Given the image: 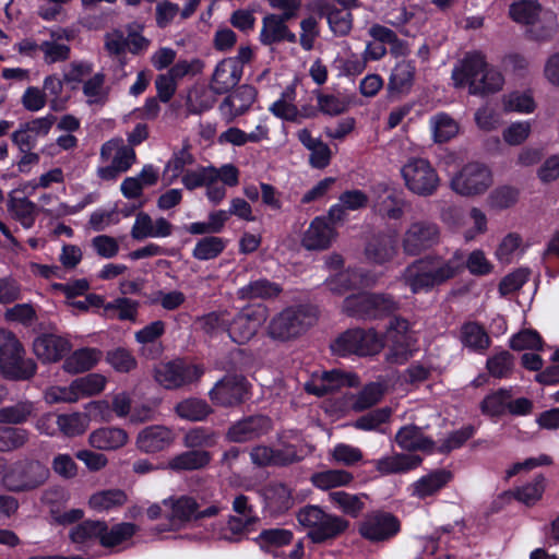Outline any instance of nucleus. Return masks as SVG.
Returning a JSON list of instances; mask_svg holds the SVG:
<instances>
[{
  "label": "nucleus",
  "instance_id": "1",
  "mask_svg": "<svg viewBox=\"0 0 559 559\" xmlns=\"http://www.w3.org/2000/svg\"><path fill=\"white\" fill-rule=\"evenodd\" d=\"M464 254L455 251L450 259L427 255L408 264L400 280L413 294L428 293L455 277L463 269Z\"/></svg>",
  "mask_w": 559,
  "mask_h": 559
},
{
  "label": "nucleus",
  "instance_id": "2",
  "mask_svg": "<svg viewBox=\"0 0 559 559\" xmlns=\"http://www.w3.org/2000/svg\"><path fill=\"white\" fill-rule=\"evenodd\" d=\"M455 88L467 87L468 94L485 97L502 90L504 76L478 51L467 53L452 70Z\"/></svg>",
  "mask_w": 559,
  "mask_h": 559
},
{
  "label": "nucleus",
  "instance_id": "3",
  "mask_svg": "<svg viewBox=\"0 0 559 559\" xmlns=\"http://www.w3.org/2000/svg\"><path fill=\"white\" fill-rule=\"evenodd\" d=\"M24 354V348L15 334L0 329V370L4 378L24 381L35 374V361L25 358Z\"/></svg>",
  "mask_w": 559,
  "mask_h": 559
},
{
  "label": "nucleus",
  "instance_id": "4",
  "mask_svg": "<svg viewBox=\"0 0 559 559\" xmlns=\"http://www.w3.org/2000/svg\"><path fill=\"white\" fill-rule=\"evenodd\" d=\"M299 524L308 528V537L313 543H324L344 533L348 522L343 518L325 512L319 506L309 504L297 513Z\"/></svg>",
  "mask_w": 559,
  "mask_h": 559
},
{
  "label": "nucleus",
  "instance_id": "5",
  "mask_svg": "<svg viewBox=\"0 0 559 559\" xmlns=\"http://www.w3.org/2000/svg\"><path fill=\"white\" fill-rule=\"evenodd\" d=\"M511 17L519 23L531 26L536 39H547L557 29V16L551 11H543L533 0H523L510 7Z\"/></svg>",
  "mask_w": 559,
  "mask_h": 559
},
{
  "label": "nucleus",
  "instance_id": "6",
  "mask_svg": "<svg viewBox=\"0 0 559 559\" xmlns=\"http://www.w3.org/2000/svg\"><path fill=\"white\" fill-rule=\"evenodd\" d=\"M492 183L491 169L479 162L465 164L450 180L451 189L462 197L481 195Z\"/></svg>",
  "mask_w": 559,
  "mask_h": 559
},
{
  "label": "nucleus",
  "instance_id": "7",
  "mask_svg": "<svg viewBox=\"0 0 559 559\" xmlns=\"http://www.w3.org/2000/svg\"><path fill=\"white\" fill-rule=\"evenodd\" d=\"M49 468L37 460L16 462L4 477L12 492H26L41 487L49 478Z\"/></svg>",
  "mask_w": 559,
  "mask_h": 559
},
{
  "label": "nucleus",
  "instance_id": "8",
  "mask_svg": "<svg viewBox=\"0 0 559 559\" xmlns=\"http://www.w3.org/2000/svg\"><path fill=\"white\" fill-rule=\"evenodd\" d=\"M383 340L373 330L354 329L338 336L331 345L332 350L341 356L376 355L383 348Z\"/></svg>",
  "mask_w": 559,
  "mask_h": 559
},
{
  "label": "nucleus",
  "instance_id": "9",
  "mask_svg": "<svg viewBox=\"0 0 559 559\" xmlns=\"http://www.w3.org/2000/svg\"><path fill=\"white\" fill-rule=\"evenodd\" d=\"M401 173L408 190L421 197L433 194L440 183L436 169L425 158H409Z\"/></svg>",
  "mask_w": 559,
  "mask_h": 559
},
{
  "label": "nucleus",
  "instance_id": "10",
  "mask_svg": "<svg viewBox=\"0 0 559 559\" xmlns=\"http://www.w3.org/2000/svg\"><path fill=\"white\" fill-rule=\"evenodd\" d=\"M343 309L353 317L371 319L389 314L397 309V302L386 294H359L347 297Z\"/></svg>",
  "mask_w": 559,
  "mask_h": 559
},
{
  "label": "nucleus",
  "instance_id": "11",
  "mask_svg": "<svg viewBox=\"0 0 559 559\" xmlns=\"http://www.w3.org/2000/svg\"><path fill=\"white\" fill-rule=\"evenodd\" d=\"M440 227L430 221H415L403 233L401 245L405 254L415 257L439 245Z\"/></svg>",
  "mask_w": 559,
  "mask_h": 559
},
{
  "label": "nucleus",
  "instance_id": "12",
  "mask_svg": "<svg viewBox=\"0 0 559 559\" xmlns=\"http://www.w3.org/2000/svg\"><path fill=\"white\" fill-rule=\"evenodd\" d=\"M204 370L198 365L177 359L154 368V379L165 389L174 390L199 381Z\"/></svg>",
  "mask_w": 559,
  "mask_h": 559
},
{
  "label": "nucleus",
  "instance_id": "13",
  "mask_svg": "<svg viewBox=\"0 0 559 559\" xmlns=\"http://www.w3.org/2000/svg\"><path fill=\"white\" fill-rule=\"evenodd\" d=\"M386 340L390 343L385 359L390 364H404L409 357L416 334L409 322L402 318H394L386 329Z\"/></svg>",
  "mask_w": 559,
  "mask_h": 559
},
{
  "label": "nucleus",
  "instance_id": "14",
  "mask_svg": "<svg viewBox=\"0 0 559 559\" xmlns=\"http://www.w3.org/2000/svg\"><path fill=\"white\" fill-rule=\"evenodd\" d=\"M249 394V384L241 374H226L209 392L211 401L222 407L242 404Z\"/></svg>",
  "mask_w": 559,
  "mask_h": 559
},
{
  "label": "nucleus",
  "instance_id": "15",
  "mask_svg": "<svg viewBox=\"0 0 559 559\" xmlns=\"http://www.w3.org/2000/svg\"><path fill=\"white\" fill-rule=\"evenodd\" d=\"M400 527V522L394 515L377 512L364 519L359 525V533L370 542H384L395 536Z\"/></svg>",
  "mask_w": 559,
  "mask_h": 559
},
{
  "label": "nucleus",
  "instance_id": "16",
  "mask_svg": "<svg viewBox=\"0 0 559 559\" xmlns=\"http://www.w3.org/2000/svg\"><path fill=\"white\" fill-rule=\"evenodd\" d=\"M57 118L53 115L36 118L20 124V128L11 134L12 142L21 152H28L35 147L37 136L47 135Z\"/></svg>",
  "mask_w": 559,
  "mask_h": 559
},
{
  "label": "nucleus",
  "instance_id": "17",
  "mask_svg": "<svg viewBox=\"0 0 559 559\" xmlns=\"http://www.w3.org/2000/svg\"><path fill=\"white\" fill-rule=\"evenodd\" d=\"M358 384V378L352 373H343L340 370L324 371L314 373L310 381L305 384V390L316 396H323L336 391L342 386H355Z\"/></svg>",
  "mask_w": 559,
  "mask_h": 559
},
{
  "label": "nucleus",
  "instance_id": "18",
  "mask_svg": "<svg viewBox=\"0 0 559 559\" xmlns=\"http://www.w3.org/2000/svg\"><path fill=\"white\" fill-rule=\"evenodd\" d=\"M174 442L173 429L162 425H152L138 433L135 445L143 453L155 454L167 450Z\"/></svg>",
  "mask_w": 559,
  "mask_h": 559
},
{
  "label": "nucleus",
  "instance_id": "19",
  "mask_svg": "<svg viewBox=\"0 0 559 559\" xmlns=\"http://www.w3.org/2000/svg\"><path fill=\"white\" fill-rule=\"evenodd\" d=\"M314 320V312L306 305L285 308L282 311V341L299 336Z\"/></svg>",
  "mask_w": 559,
  "mask_h": 559
},
{
  "label": "nucleus",
  "instance_id": "20",
  "mask_svg": "<svg viewBox=\"0 0 559 559\" xmlns=\"http://www.w3.org/2000/svg\"><path fill=\"white\" fill-rule=\"evenodd\" d=\"M242 76V67L233 58L222 60L212 75L210 88L216 95H223L234 88Z\"/></svg>",
  "mask_w": 559,
  "mask_h": 559
},
{
  "label": "nucleus",
  "instance_id": "21",
  "mask_svg": "<svg viewBox=\"0 0 559 559\" xmlns=\"http://www.w3.org/2000/svg\"><path fill=\"white\" fill-rule=\"evenodd\" d=\"M312 10L326 17L330 29L337 36L347 35L353 27V15L348 10L335 8L330 0H314Z\"/></svg>",
  "mask_w": 559,
  "mask_h": 559
},
{
  "label": "nucleus",
  "instance_id": "22",
  "mask_svg": "<svg viewBox=\"0 0 559 559\" xmlns=\"http://www.w3.org/2000/svg\"><path fill=\"white\" fill-rule=\"evenodd\" d=\"M71 349L70 342L59 335L45 333L33 342V352L43 362H56Z\"/></svg>",
  "mask_w": 559,
  "mask_h": 559
},
{
  "label": "nucleus",
  "instance_id": "23",
  "mask_svg": "<svg viewBox=\"0 0 559 559\" xmlns=\"http://www.w3.org/2000/svg\"><path fill=\"white\" fill-rule=\"evenodd\" d=\"M257 97V91L249 84H243L230 93L219 105V110L228 122L245 114Z\"/></svg>",
  "mask_w": 559,
  "mask_h": 559
},
{
  "label": "nucleus",
  "instance_id": "24",
  "mask_svg": "<svg viewBox=\"0 0 559 559\" xmlns=\"http://www.w3.org/2000/svg\"><path fill=\"white\" fill-rule=\"evenodd\" d=\"M271 428V420L263 415L249 416L234 424L227 432L233 442H246L267 432Z\"/></svg>",
  "mask_w": 559,
  "mask_h": 559
},
{
  "label": "nucleus",
  "instance_id": "25",
  "mask_svg": "<svg viewBox=\"0 0 559 559\" xmlns=\"http://www.w3.org/2000/svg\"><path fill=\"white\" fill-rule=\"evenodd\" d=\"M452 474L444 469H435L415 480L409 486L411 496L420 500L437 495L451 480Z\"/></svg>",
  "mask_w": 559,
  "mask_h": 559
},
{
  "label": "nucleus",
  "instance_id": "26",
  "mask_svg": "<svg viewBox=\"0 0 559 559\" xmlns=\"http://www.w3.org/2000/svg\"><path fill=\"white\" fill-rule=\"evenodd\" d=\"M423 462L419 455L393 453L373 460L372 464L380 475L404 474L417 468Z\"/></svg>",
  "mask_w": 559,
  "mask_h": 559
},
{
  "label": "nucleus",
  "instance_id": "27",
  "mask_svg": "<svg viewBox=\"0 0 559 559\" xmlns=\"http://www.w3.org/2000/svg\"><path fill=\"white\" fill-rule=\"evenodd\" d=\"M368 261L384 264L392 261L397 254L396 237L394 234H379L373 236L365 248Z\"/></svg>",
  "mask_w": 559,
  "mask_h": 559
},
{
  "label": "nucleus",
  "instance_id": "28",
  "mask_svg": "<svg viewBox=\"0 0 559 559\" xmlns=\"http://www.w3.org/2000/svg\"><path fill=\"white\" fill-rule=\"evenodd\" d=\"M213 455L207 450L188 449L176 454L168 461V468L176 473L205 469L212 462Z\"/></svg>",
  "mask_w": 559,
  "mask_h": 559
},
{
  "label": "nucleus",
  "instance_id": "29",
  "mask_svg": "<svg viewBox=\"0 0 559 559\" xmlns=\"http://www.w3.org/2000/svg\"><path fill=\"white\" fill-rule=\"evenodd\" d=\"M396 444L405 451L433 452L435 441L425 436L423 429L415 425H406L400 428L394 438Z\"/></svg>",
  "mask_w": 559,
  "mask_h": 559
},
{
  "label": "nucleus",
  "instance_id": "30",
  "mask_svg": "<svg viewBox=\"0 0 559 559\" xmlns=\"http://www.w3.org/2000/svg\"><path fill=\"white\" fill-rule=\"evenodd\" d=\"M260 325L259 318L253 312H238L228 319V336L237 344H243L252 338Z\"/></svg>",
  "mask_w": 559,
  "mask_h": 559
},
{
  "label": "nucleus",
  "instance_id": "31",
  "mask_svg": "<svg viewBox=\"0 0 559 559\" xmlns=\"http://www.w3.org/2000/svg\"><path fill=\"white\" fill-rule=\"evenodd\" d=\"M128 432L118 427H104L94 430L88 437L92 448L103 451H114L128 443Z\"/></svg>",
  "mask_w": 559,
  "mask_h": 559
},
{
  "label": "nucleus",
  "instance_id": "32",
  "mask_svg": "<svg viewBox=\"0 0 559 559\" xmlns=\"http://www.w3.org/2000/svg\"><path fill=\"white\" fill-rule=\"evenodd\" d=\"M335 236L333 227L323 217H317L306 231L302 245L309 250L326 249Z\"/></svg>",
  "mask_w": 559,
  "mask_h": 559
},
{
  "label": "nucleus",
  "instance_id": "33",
  "mask_svg": "<svg viewBox=\"0 0 559 559\" xmlns=\"http://www.w3.org/2000/svg\"><path fill=\"white\" fill-rule=\"evenodd\" d=\"M34 417H36V407L28 400L0 407V425H23Z\"/></svg>",
  "mask_w": 559,
  "mask_h": 559
},
{
  "label": "nucleus",
  "instance_id": "34",
  "mask_svg": "<svg viewBox=\"0 0 559 559\" xmlns=\"http://www.w3.org/2000/svg\"><path fill=\"white\" fill-rule=\"evenodd\" d=\"M164 504L169 506L171 509L169 520L174 525L195 521L197 510L200 508L197 500L190 496L166 499Z\"/></svg>",
  "mask_w": 559,
  "mask_h": 559
},
{
  "label": "nucleus",
  "instance_id": "35",
  "mask_svg": "<svg viewBox=\"0 0 559 559\" xmlns=\"http://www.w3.org/2000/svg\"><path fill=\"white\" fill-rule=\"evenodd\" d=\"M373 206L381 216L390 219H400L404 214V200L388 187L381 188Z\"/></svg>",
  "mask_w": 559,
  "mask_h": 559
},
{
  "label": "nucleus",
  "instance_id": "36",
  "mask_svg": "<svg viewBox=\"0 0 559 559\" xmlns=\"http://www.w3.org/2000/svg\"><path fill=\"white\" fill-rule=\"evenodd\" d=\"M102 357L96 348H81L70 355L63 362V369L69 373H80L92 369Z\"/></svg>",
  "mask_w": 559,
  "mask_h": 559
},
{
  "label": "nucleus",
  "instance_id": "37",
  "mask_svg": "<svg viewBox=\"0 0 559 559\" xmlns=\"http://www.w3.org/2000/svg\"><path fill=\"white\" fill-rule=\"evenodd\" d=\"M385 388L382 383H368L357 394H352L349 405L355 412H362L379 403L384 395Z\"/></svg>",
  "mask_w": 559,
  "mask_h": 559
},
{
  "label": "nucleus",
  "instance_id": "38",
  "mask_svg": "<svg viewBox=\"0 0 559 559\" xmlns=\"http://www.w3.org/2000/svg\"><path fill=\"white\" fill-rule=\"evenodd\" d=\"M352 473L344 469H326L313 473L311 483L320 490L326 491L337 487H344L353 481Z\"/></svg>",
  "mask_w": 559,
  "mask_h": 559
},
{
  "label": "nucleus",
  "instance_id": "39",
  "mask_svg": "<svg viewBox=\"0 0 559 559\" xmlns=\"http://www.w3.org/2000/svg\"><path fill=\"white\" fill-rule=\"evenodd\" d=\"M430 130L436 143H444L456 136L460 130L459 123L448 114L439 112L429 120Z\"/></svg>",
  "mask_w": 559,
  "mask_h": 559
},
{
  "label": "nucleus",
  "instance_id": "40",
  "mask_svg": "<svg viewBox=\"0 0 559 559\" xmlns=\"http://www.w3.org/2000/svg\"><path fill=\"white\" fill-rule=\"evenodd\" d=\"M175 412L182 419L202 421L213 411L206 401L197 397H189L179 402L175 406Z\"/></svg>",
  "mask_w": 559,
  "mask_h": 559
},
{
  "label": "nucleus",
  "instance_id": "41",
  "mask_svg": "<svg viewBox=\"0 0 559 559\" xmlns=\"http://www.w3.org/2000/svg\"><path fill=\"white\" fill-rule=\"evenodd\" d=\"M278 294V286L265 278L252 281L248 285L239 288L237 292L238 298L242 300H252L257 298L269 299L276 297Z\"/></svg>",
  "mask_w": 559,
  "mask_h": 559
},
{
  "label": "nucleus",
  "instance_id": "42",
  "mask_svg": "<svg viewBox=\"0 0 559 559\" xmlns=\"http://www.w3.org/2000/svg\"><path fill=\"white\" fill-rule=\"evenodd\" d=\"M374 280L365 277L357 271H344L330 278L326 284L329 289L335 294H344L347 289L359 285H370Z\"/></svg>",
  "mask_w": 559,
  "mask_h": 559
},
{
  "label": "nucleus",
  "instance_id": "43",
  "mask_svg": "<svg viewBox=\"0 0 559 559\" xmlns=\"http://www.w3.org/2000/svg\"><path fill=\"white\" fill-rule=\"evenodd\" d=\"M227 240L217 236H205L199 239L192 250V257L199 261L214 260L222 254Z\"/></svg>",
  "mask_w": 559,
  "mask_h": 559
},
{
  "label": "nucleus",
  "instance_id": "44",
  "mask_svg": "<svg viewBox=\"0 0 559 559\" xmlns=\"http://www.w3.org/2000/svg\"><path fill=\"white\" fill-rule=\"evenodd\" d=\"M218 433L205 427H194L188 430L182 443L187 449L206 450L217 444Z\"/></svg>",
  "mask_w": 559,
  "mask_h": 559
},
{
  "label": "nucleus",
  "instance_id": "45",
  "mask_svg": "<svg viewBox=\"0 0 559 559\" xmlns=\"http://www.w3.org/2000/svg\"><path fill=\"white\" fill-rule=\"evenodd\" d=\"M415 66L412 61L403 60L393 68L389 80V87L400 93L407 92L413 85Z\"/></svg>",
  "mask_w": 559,
  "mask_h": 559
},
{
  "label": "nucleus",
  "instance_id": "46",
  "mask_svg": "<svg viewBox=\"0 0 559 559\" xmlns=\"http://www.w3.org/2000/svg\"><path fill=\"white\" fill-rule=\"evenodd\" d=\"M107 524L104 521L85 520L72 527L70 538L75 544H84L93 539H102Z\"/></svg>",
  "mask_w": 559,
  "mask_h": 559
},
{
  "label": "nucleus",
  "instance_id": "47",
  "mask_svg": "<svg viewBox=\"0 0 559 559\" xmlns=\"http://www.w3.org/2000/svg\"><path fill=\"white\" fill-rule=\"evenodd\" d=\"M139 306L140 304L136 300L119 297L106 304L104 306V312L109 318H116L122 321H135Z\"/></svg>",
  "mask_w": 559,
  "mask_h": 559
},
{
  "label": "nucleus",
  "instance_id": "48",
  "mask_svg": "<svg viewBox=\"0 0 559 559\" xmlns=\"http://www.w3.org/2000/svg\"><path fill=\"white\" fill-rule=\"evenodd\" d=\"M29 439L26 429L0 426V452H11L23 448Z\"/></svg>",
  "mask_w": 559,
  "mask_h": 559
},
{
  "label": "nucleus",
  "instance_id": "49",
  "mask_svg": "<svg viewBox=\"0 0 559 559\" xmlns=\"http://www.w3.org/2000/svg\"><path fill=\"white\" fill-rule=\"evenodd\" d=\"M502 108L506 112L531 114L535 110V102L531 93L512 92L501 98Z\"/></svg>",
  "mask_w": 559,
  "mask_h": 559
},
{
  "label": "nucleus",
  "instance_id": "50",
  "mask_svg": "<svg viewBox=\"0 0 559 559\" xmlns=\"http://www.w3.org/2000/svg\"><path fill=\"white\" fill-rule=\"evenodd\" d=\"M136 525L129 522L118 523L108 527L102 535L100 545L105 548H111L130 539L136 532Z\"/></svg>",
  "mask_w": 559,
  "mask_h": 559
},
{
  "label": "nucleus",
  "instance_id": "51",
  "mask_svg": "<svg viewBox=\"0 0 559 559\" xmlns=\"http://www.w3.org/2000/svg\"><path fill=\"white\" fill-rule=\"evenodd\" d=\"M127 495L120 489L104 490L92 495L90 506L94 510L104 511L124 504Z\"/></svg>",
  "mask_w": 559,
  "mask_h": 559
},
{
  "label": "nucleus",
  "instance_id": "52",
  "mask_svg": "<svg viewBox=\"0 0 559 559\" xmlns=\"http://www.w3.org/2000/svg\"><path fill=\"white\" fill-rule=\"evenodd\" d=\"M194 158L189 152L188 146H183L179 152H176L167 163L163 177L167 185L173 183L183 171L187 165L193 164Z\"/></svg>",
  "mask_w": 559,
  "mask_h": 559
},
{
  "label": "nucleus",
  "instance_id": "53",
  "mask_svg": "<svg viewBox=\"0 0 559 559\" xmlns=\"http://www.w3.org/2000/svg\"><path fill=\"white\" fill-rule=\"evenodd\" d=\"M229 312L213 311L198 318L201 330L210 336H216L223 332L228 333Z\"/></svg>",
  "mask_w": 559,
  "mask_h": 559
},
{
  "label": "nucleus",
  "instance_id": "54",
  "mask_svg": "<svg viewBox=\"0 0 559 559\" xmlns=\"http://www.w3.org/2000/svg\"><path fill=\"white\" fill-rule=\"evenodd\" d=\"M462 342L474 350H485L490 340L486 331L477 323H466L462 328Z\"/></svg>",
  "mask_w": 559,
  "mask_h": 559
},
{
  "label": "nucleus",
  "instance_id": "55",
  "mask_svg": "<svg viewBox=\"0 0 559 559\" xmlns=\"http://www.w3.org/2000/svg\"><path fill=\"white\" fill-rule=\"evenodd\" d=\"M9 210L13 212L16 219L26 228L33 226L35 221L36 204L27 198H14L10 195Z\"/></svg>",
  "mask_w": 559,
  "mask_h": 559
},
{
  "label": "nucleus",
  "instance_id": "56",
  "mask_svg": "<svg viewBox=\"0 0 559 559\" xmlns=\"http://www.w3.org/2000/svg\"><path fill=\"white\" fill-rule=\"evenodd\" d=\"M391 415L392 409L390 407L377 408L356 419L353 426L359 430L380 431L381 425L388 423Z\"/></svg>",
  "mask_w": 559,
  "mask_h": 559
},
{
  "label": "nucleus",
  "instance_id": "57",
  "mask_svg": "<svg viewBox=\"0 0 559 559\" xmlns=\"http://www.w3.org/2000/svg\"><path fill=\"white\" fill-rule=\"evenodd\" d=\"M106 361L118 372H130L136 368L134 355L124 347H116L106 353Z\"/></svg>",
  "mask_w": 559,
  "mask_h": 559
},
{
  "label": "nucleus",
  "instance_id": "58",
  "mask_svg": "<svg viewBox=\"0 0 559 559\" xmlns=\"http://www.w3.org/2000/svg\"><path fill=\"white\" fill-rule=\"evenodd\" d=\"M329 498L340 510L352 516H357L365 507L359 496L345 491H333Z\"/></svg>",
  "mask_w": 559,
  "mask_h": 559
},
{
  "label": "nucleus",
  "instance_id": "59",
  "mask_svg": "<svg viewBox=\"0 0 559 559\" xmlns=\"http://www.w3.org/2000/svg\"><path fill=\"white\" fill-rule=\"evenodd\" d=\"M512 397L511 391L501 389L485 397L481 403V409L490 416H498L508 409L509 400Z\"/></svg>",
  "mask_w": 559,
  "mask_h": 559
},
{
  "label": "nucleus",
  "instance_id": "60",
  "mask_svg": "<svg viewBox=\"0 0 559 559\" xmlns=\"http://www.w3.org/2000/svg\"><path fill=\"white\" fill-rule=\"evenodd\" d=\"M215 98L205 88L189 92L186 106L189 114L199 115L213 107Z\"/></svg>",
  "mask_w": 559,
  "mask_h": 559
},
{
  "label": "nucleus",
  "instance_id": "61",
  "mask_svg": "<svg viewBox=\"0 0 559 559\" xmlns=\"http://www.w3.org/2000/svg\"><path fill=\"white\" fill-rule=\"evenodd\" d=\"M531 132L532 123L530 121H515L502 131V139L507 144L518 146L530 138Z\"/></svg>",
  "mask_w": 559,
  "mask_h": 559
},
{
  "label": "nucleus",
  "instance_id": "62",
  "mask_svg": "<svg viewBox=\"0 0 559 559\" xmlns=\"http://www.w3.org/2000/svg\"><path fill=\"white\" fill-rule=\"evenodd\" d=\"M106 379L98 373H88L73 381V389H76L78 395H95L105 388Z\"/></svg>",
  "mask_w": 559,
  "mask_h": 559
},
{
  "label": "nucleus",
  "instance_id": "63",
  "mask_svg": "<svg viewBox=\"0 0 559 559\" xmlns=\"http://www.w3.org/2000/svg\"><path fill=\"white\" fill-rule=\"evenodd\" d=\"M57 425L67 436H78L83 433L87 427V416L84 414L59 415Z\"/></svg>",
  "mask_w": 559,
  "mask_h": 559
},
{
  "label": "nucleus",
  "instance_id": "64",
  "mask_svg": "<svg viewBox=\"0 0 559 559\" xmlns=\"http://www.w3.org/2000/svg\"><path fill=\"white\" fill-rule=\"evenodd\" d=\"M519 192L516 189L508 186L495 189L488 197V204L496 210H504L516 203Z\"/></svg>",
  "mask_w": 559,
  "mask_h": 559
}]
</instances>
